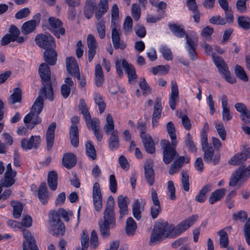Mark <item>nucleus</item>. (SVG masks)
I'll return each instance as SVG.
<instances>
[{"label": "nucleus", "instance_id": "1", "mask_svg": "<svg viewBox=\"0 0 250 250\" xmlns=\"http://www.w3.org/2000/svg\"><path fill=\"white\" fill-rule=\"evenodd\" d=\"M48 99L50 101L54 100L53 92L50 89L44 91V88H41L39 92V96L35 100L32 105L30 112L24 118L23 121L27 125V127L30 129L34 128L36 125L39 124L42 122L41 118L39 115L41 113L43 107V99Z\"/></svg>", "mask_w": 250, "mask_h": 250}, {"label": "nucleus", "instance_id": "2", "mask_svg": "<svg viewBox=\"0 0 250 250\" xmlns=\"http://www.w3.org/2000/svg\"><path fill=\"white\" fill-rule=\"evenodd\" d=\"M115 202L112 196L108 197L104 212L103 219L99 222V226L101 235L104 238L110 235V229L116 226L115 214L114 210Z\"/></svg>", "mask_w": 250, "mask_h": 250}, {"label": "nucleus", "instance_id": "3", "mask_svg": "<svg viewBox=\"0 0 250 250\" xmlns=\"http://www.w3.org/2000/svg\"><path fill=\"white\" fill-rule=\"evenodd\" d=\"M119 19V9L116 4H114L111 9V38L113 46L115 49L124 50L126 46V44L121 40V33L117 29L116 22Z\"/></svg>", "mask_w": 250, "mask_h": 250}, {"label": "nucleus", "instance_id": "4", "mask_svg": "<svg viewBox=\"0 0 250 250\" xmlns=\"http://www.w3.org/2000/svg\"><path fill=\"white\" fill-rule=\"evenodd\" d=\"M171 227L169 226L167 222H163L156 224L150 235V244L155 245L160 243L163 239L171 237L170 231L172 230Z\"/></svg>", "mask_w": 250, "mask_h": 250}, {"label": "nucleus", "instance_id": "5", "mask_svg": "<svg viewBox=\"0 0 250 250\" xmlns=\"http://www.w3.org/2000/svg\"><path fill=\"white\" fill-rule=\"evenodd\" d=\"M211 55L214 64L222 77L230 83H236L235 78L231 76L229 67L224 60L220 57L216 56L213 53Z\"/></svg>", "mask_w": 250, "mask_h": 250}, {"label": "nucleus", "instance_id": "6", "mask_svg": "<svg viewBox=\"0 0 250 250\" xmlns=\"http://www.w3.org/2000/svg\"><path fill=\"white\" fill-rule=\"evenodd\" d=\"M49 224L52 234L54 236L63 235L65 232L64 224L58 217L56 211H52L50 217Z\"/></svg>", "mask_w": 250, "mask_h": 250}, {"label": "nucleus", "instance_id": "7", "mask_svg": "<svg viewBox=\"0 0 250 250\" xmlns=\"http://www.w3.org/2000/svg\"><path fill=\"white\" fill-rule=\"evenodd\" d=\"M197 218L198 216L197 215H192L181 222L176 227L169 224V227H171L172 229L170 231L171 237L180 235L182 233L187 230L194 223Z\"/></svg>", "mask_w": 250, "mask_h": 250}, {"label": "nucleus", "instance_id": "8", "mask_svg": "<svg viewBox=\"0 0 250 250\" xmlns=\"http://www.w3.org/2000/svg\"><path fill=\"white\" fill-rule=\"evenodd\" d=\"M39 73L42 84L41 88H44V91L50 89V91L53 92L51 82V71L49 66L45 63H41L39 67Z\"/></svg>", "mask_w": 250, "mask_h": 250}, {"label": "nucleus", "instance_id": "9", "mask_svg": "<svg viewBox=\"0 0 250 250\" xmlns=\"http://www.w3.org/2000/svg\"><path fill=\"white\" fill-rule=\"evenodd\" d=\"M163 149V161L166 164H170L178 153L172 144H170L168 140H163L161 142Z\"/></svg>", "mask_w": 250, "mask_h": 250}, {"label": "nucleus", "instance_id": "10", "mask_svg": "<svg viewBox=\"0 0 250 250\" xmlns=\"http://www.w3.org/2000/svg\"><path fill=\"white\" fill-rule=\"evenodd\" d=\"M250 176V165L246 168L244 167L238 168L230 178L229 185L235 186L240 180L245 181Z\"/></svg>", "mask_w": 250, "mask_h": 250}, {"label": "nucleus", "instance_id": "11", "mask_svg": "<svg viewBox=\"0 0 250 250\" xmlns=\"http://www.w3.org/2000/svg\"><path fill=\"white\" fill-rule=\"evenodd\" d=\"M35 42L37 45L45 50L54 49L56 47L54 38L48 33L38 35L36 37Z\"/></svg>", "mask_w": 250, "mask_h": 250}, {"label": "nucleus", "instance_id": "12", "mask_svg": "<svg viewBox=\"0 0 250 250\" xmlns=\"http://www.w3.org/2000/svg\"><path fill=\"white\" fill-rule=\"evenodd\" d=\"M62 22L58 18L50 17L48 19V28L58 38H60V35L65 34V29L62 27Z\"/></svg>", "mask_w": 250, "mask_h": 250}, {"label": "nucleus", "instance_id": "13", "mask_svg": "<svg viewBox=\"0 0 250 250\" xmlns=\"http://www.w3.org/2000/svg\"><path fill=\"white\" fill-rule=\"evenodd\" d=\"M16 174V171L12 169L11 164L9 163L6 167L4 178L1 180V185L7 188L12 186L15 183L14 178Z\"/></svg>", "mask_w": 250, "mask_h": 250}, {"label": "nucleus", "instance_id": "14", "mask_svg": "<svg viewBox=\"0 0 250 250\" xmlns=\"http://www.w3.org/2000/svg\"><path fill=\"white\" fill-rule=\"evenodd\" d=\"M23 236L24 240L22 242V250H39L35 240L30 231L24 230Z\"/></svg>", "mask_w": 250, "mask_h": 250}, {"label": "nucleus", "instance_id": "15", "mask_svg": "<svg viewBox=\"0 0 250 250\" xmlns=\"http://www.w3.org/2000/svg\"><path fill=\"white\" fill-rule=\"evenodd\" d=\"M186 48L188 50L190 59L192 61L197 59V54L196 49L197 46V41L196 39L192 38L188 35L186 36Z\"/></svg>", "mask_w": 250, "mask_h": 250}, {"label": "nucleus", "instance_id": "16", "mask_svg": "<svg viewBox=\"0 0 250 250\" xmlns=\"http://www.w3.org/2000/svg\"><path fill=\"white\" fill-rule=\"evenodd\" d=\"M204 151V160L205 162L208 164L212 163L214 165H216L219 163L220 155L219 154H214V149L212 147H208Z\"/></svg>", "mask_w": 250, "mask_h": 250}, {"label": "nucleus", "instance_id": "17", "mask_svg": "<svg viewBox=\"0 0 250 250\" xmlns=\"http://www.w3.org/2000/svg\"><path fill=\"white\" fill-rule=\"evenodd\" d=\"M171 85V92L169 99V104L170 108L174 110L176 108V103L179 101V90L175 82L172 81Z\"/></svg>", "mask_w": 250, "mask_h": 250}, {"label": "nucleus", "instance_id": "18", "mask_svg": "<svg viewBox=\"0 0 250 250\" xmlns=\"http://www.w3.org/2000/svg\"><path fill=\"white\" fill-rule=\"evenodd\" d=\"M56 128V124L55 122H53L49 125L46 131V148L48 151H50L53 146Z\"/></svg>", "mask_w": 250, "mask_h": 250}, {"label": "nucleus", "instance_id": "19", "mask_svg": "<svg viewBox=\"0 0 250 250\" xmlns=\"http://www.w3.org/2000/svg\"><path fill=\"white\" fill-rule=\"evenodd\" d=\"M228 98L226 95H223L221 98L222 106V120L224 122H228L232 119L233 115L230 112L229 106L228 103Z\"/></svg>", "mask_w": 250, "mask_h": 250}, {"label": "nucleus", "instance_id": "20", "mask_svg": "<svg viewBox=\"0 0 250 250\" xmlns=\"http://www.w3.org/2000/svg\"><path fill=\"white\" fill-rule=\"evenodd\" d=\"M88 129L91 128L94 132L95 137L98 141H100L103 138V134L100 130V121L98 118H93L92 120L86 123Z\"/></svg>", "mask_w": 250, "mask_h": 250}, {"label": "nucleus", "instance_id": "21", "mask_svg": "<svg viewBox=\"0 0 250 250\" xmlns=\"http://www.w3.org/2000/svg\"><path fill=\"white\" fill-rule=\"evenodd\" d=\"M145 176L148 185L152 186L155 181V174L153 169V164L150 161L147 162L144 166Z\"/></svg>", "mask_w": 250, "mask_h": 250}, {"label": "nucleus", "instance_id": "22", "mask_svg": "<svg viewBox=\"0 0 250 250\" xmlns=\"http://www.w3.org/2000/svg\"><path fill=\"white\" fill-rule=\"evenodd\" d=\"M189 161L188 157L180 156L171 164L168 173L170 175H173L177 172L183 167L185 162L188 163Z\"/></svg>", "mask_w": 250, "mask_h": 250}, {"label": "nucleus", "instance_id": "23", "mask_svg": "<svg viewBox=\"0 0 250 250\" xmlns=\"http://www.w3.org/2000/svg\"><path fill=\"white\" fill-rule=\"evenodd\" d=\"M66 66L68 73L72 76H75L80 73L79 67L74 57H70L66 59Z\"/></svg>", "mask_w": 250, "mask_h": 250}, {"label": "nucleus", "instance_id": "24", "mask_svg": "<svg viewBox=\"0 0 250 250\" xmlns=\"http://www.w3.org/2000/svg\"><path fill=\"white\" fill-rule=\"evenodd\" d=\"M87 44L88 47V61L91 62L96 54L97 42L93 35L89 34L87 38Z\"/></svg>", "mask_w": 250, "mask_h": 250}, {"label": "nucleus", "instance_id": "25", "mask_svg": "<svg viewBox=\"0 0 250 250\" xmlns=\"http://www.w3.org/2000/svg\"><path fill=\"white\" fill-rule=\"evenodd\" d=\"M127 198L120 195L117 199L118 206L119 208L120 217L119 220H122L125 215L128 214V207L127 203Z\"/></svg>", "mask_w": 250, "mask_h": 250}, {"label": "nucleus", "instance_id": "26", "mask_svg": "<svg viewBox=\"0 0 250 250\" xmlns=\"http://www.w3.org/2000/svg\"><path fill=\"white\" fill-rule=\"evenodd\" d=\"M142 141L146 151L153 154L155 151L154 143L149 135H144L142 136Z\"/></svg>", "mask_w": 250, "mask_h": 250}, {"label": "nucleus", "instance_id": "27", "mask_svg": "<svg viewBox=\"0 0 250 250\" xmlns=\"http://www.w3.org/2000/svg\"><path fill=\"white\" fill-rule=\"evenodd\" d=\"M38 197L42 204H45L47 203L49 199V195L46 184L44 182L42 183L39 186Z\"/></svg>", "mask_w": 250, "mask_h": 250}, {"label": "nucleus", "instance_id": "28", "mask_svg": "<svg viewBox=\"0 0 250 250\" xmlns=\"http://www.w3.org/2000/svg\"><path fill=\"white\" fill-rule=\"evenodd\" d=\"M77 159L75 155L72 153H65L63 157L62 163L67 168L73 167L76 164Z\"/></svg>", "mask_w": 250, "mask_h": 250}, {"label": "nucleus", "instance_id": "29", "mask_svg": "<svg viewBox=\"0 0 250 250\" xmlns=\"http://www.w3.org/2000/svg\"><path fill=\"white\" fill-rule=\"evenodd\" d=\"M122 65L128 75L129 82L137 79L135 70L132 65L129 64L125 60L123 59L122 61Z\"/></svg>", "mask_w": 250, "mask_h": 250}, {"label": "nucleus", "instance_id": "30", "mask_svg": "<svg viewBox=\"0 0 250 250\" xmlns=\"http://www.w3.org/2000/svg\"><path fill=\"white\" fill-rule=\"evenodd\" d=\"M57 52L54 49L46 50L44 52V60L48 64L53 65L57 61Z\"/></svg>", "mask_w": 250, "mask_h": 250}, {"label": "nucleus", "instance_id": "31", "mask_svg": "<svg viewBox=\"0 0 250 250\" xmlns=\"http://www.w3.org/2000/svg\"><path fill=\"white\" fill-rule=\"evenodd\" d=\"M8 32L10 36L14 39H16V41L20 44L23 43L27 39L26 38L19 36L21 34L20 30L14 25H11L8 30Z\"/></svg>", "mask_w": 250, "mask_h": 250}, {"label": "nucleus", "instance_id": "32", "mask_svg": "<svg viewBox=\"0 0 250 250\" xmlns=\"http://www.w3.org/2000/svg\"><path fill=\"white\" fill-rule=\"evenodd\" d=\"M69 137L71 145L75 147L79 145V130L77 125H71L69 130Z\"/></svg>", "mask_w": 250, "mask_h": 250}, {"label": "nucleus", "instance_id": "33", "mask_svg": "<svg viewBox=\"0 0 250 250\" xmlns=\"http://www.w3.org/2000/svg\"><path fill=\"white\" fill-rule=\"evenodd\" d=\"M150 3L151 5L156 8L158 14L162 17L166 16V9L167 4L164 1H158L157 0H150Z\"/></svg>", "mask_w": 250, "mask_h": 250}, {"label": "nucleus", "instance_id": "34", "mask_svg": "<svg viewBox=\"0 0 250 250\" xmlns=\"http://www.w3.org/2000/svg\"><path fill=\"white\" fill-rule=\"evenodd\" d=\"M110 134L108 139V147L110 150H114L117 149L119 146L118 132H112Z\"/></svg>", "mask_w": 250, "mask_h": 250}, {"label": "nucleus", "instance_id": "35", "mask_svg": "<svg viewBox=\"0 0 250 250\" xmlns=\"http://www.w3.org/2000/svg\"><path fill=\"white\" fill-rule=\"evenodd\" d=\"M99 9L95 13V17L99 20L101 17L107 12L108 9L107 0H100L98 3Z\"/></svg>", "mask_w": 250, "mask_h": 250}, {"label": "nucleus", "instance_id": "36", "mask_svg": "<svg viewBox=\"0 0 250 250\" xmlns=\"http://www.w3.org/2000/svg\"><path fill=\"white\" fill-rule=\"evenodd\" d=\"M95 84L98 87L101 86L104 83V77L102 67L99 63L95 66Z\"/></svg>", "mask_w": 250, "mask_h": 250}, {"label": "nucleus", "instance_id": "37", "mask_svg": "<svg viewBox=\"0 0 250 250\" xmlns=\"http://www.w3.org/2000/svg\"><path fill=\"white\" fill-rule=\"evenodd\" d=\"M115 126L112 116L108 114L106 117V123L104 126V130L107 135L111 133L112 132L118 131L114 129Z\"/></svg>", "mask_w": 250, "mask_h": 250}, {"label": "nucleus", "instance_id": "38", "mask_svg": "<svg viewBox=\"0 0 250 250\" xmlns=\"http://www.w3.org/2000/svg\"><path fill=\"white\" fill-rule=\"evenodd\" d=\"M37 26L35 20H32L24 22L21 28V32L24 34H28L34 30Z\"/></svg>", "mask_w": 250, "mask_h": 250}, {"label": "nucleus", "instance_id": "39", "mask_svg": "<svg viewBox=\"0 0 250 250\" xmlns=\"http://www.w3.org/2000/svg\"><path fill=\"white\" fill-rule=\"evenodd\" d=\"M168 27L170 30L177 37L182 38L186 35V31L183 25L169 24Z\"/></svg>", "mask_w": 250, "mask_h": 250}, {"label": "nucleus", "instance_id": "40", "mask_svg": "<svg viewBox=\"0 0 250 250\" xmlns=\"http://www.w3.org/2000/svg\"><path fill=\"white\" fill-rule=\"evenodd\" d=\"M226 190L225 188H220L213 192L209 197V202L210 204H213L218 201L220 200L225 194Z\"/></svg>", "mask_w": 250, "mask_h": 250}, {"label": "nucleus", "instance_id": "41", "mask_svg": "<svg viewBox=\"0 0 250 250\" xmlns=\"http://www.w3.org/2000/svg\"><path fill=\"white\" fill-rule=\"evenodd\" d=\"M137 229V224L134 219L129 217L126 222L125 232L127 235L131 236L135 234Z\"/></svg>", "mask_w": 250, "mask_h": 250}, {"label": "nucleus", "instance_id": "42", "mask_svg": "<svg viewBox=\"0 0 250 250\" xmlns=\"http://www.w3.org/2000/svg\"><path fill=\"white\" fill-rule=\"evenodd\" d=\"M58 175L56 171H52L48 174L47 182L49 188L55 190L57 188Z\"/></svg>", "mask_w": 250, "mask_h": 250}, {"label": "nucleus", "instance_id": "43", "mask_svg": "<svg viewBox=\"0 0 250 250\" xmlns=\"http://www.w3.org/2000/svg\"><path fill=\"white\" fill-rule=\"evenodd\" d=\"M79 108L83 115L85 123L88 122V124H89V122L92 120V119L91 118L90 113L86 107V103L83 99H82L80 100Z\"/></svg>", "mask_w": 250, "mask_h": 250}, {"label": "nucleus", "instance_id": "44", "mask_svg": "<svg viewBox=\"0 0 250 250\" xmlns=\"http://www.w3.org/2000/svg\"><path fill=\"white\" fill-rule=\"evenodd\" d=\"M167 130L170 137L172 145L176 146L177 144L176 135L175 134V128L172 122H169L167 124Z\"/></svg>", "mask_w": 250, "mask_h": 250}, {"label": "nucleus", "instance_id": "45", "mask_svg": "<svg viewBox=\"0 0 250 250\" xmlns=\"http://www.w3.org/2000/svg\"><path fill=\"white\" fill-rule=\"evenodd\" d=\"M212 185L208 184L204 186L200 191L199 194L196 196L195 199L197 201L202 203L207 198L206 194L211 190Z\"/></svg>", "mask_w": 250, "mask_h": 250}, {"label": "nucleus", "instance_id": "46", "mask_svg": "<svg viewBox=\"0 0 250 250\" xmlns=\"http://www.w3.org/2000/svg\"><path fill=\"white\" fill-rule=\"evenodd\" d=\"M96 27L98 36L100 39H103L105 37V22L103 19H100L96 22Z\"/></svg>", "mask_w": 250, "mask_h": 250}, {"label": "nucleus", "instance_id": "47", "mask_svg": "<svg viewBox=\"0 0 250 250\" xmlns=\"http://www.w3.org/2000/svg\"><path fill=\"white\" fill-rule=\"evenodd\" d=\"M247 160V156L242 152L233 156L229 161V164L232 166L240 165Z\"/></svg>", "mask_w": 250, "mask_h": 250}, {"label": "nucleus", "instance_id": "48", "mask_svg": "<svg viewBox=\"0 0 250 250\" xmlns=\"http://www.w3.org/2000/svg\"><path fill=\"white\" fill-rule=\"evenodd\" d=\"M11 205L13 208V215L15 218L20 217L23 209L22 204L19 201H12Z\"/></svg>", "mask_w": 250, "mask_h": 250}, {"label": "nucleus", "instance_id": "49", "mask_svg": "<svg viewBox=\"0 0 250 250\" xmlns=\"http://www.w3.org/2000/svg\"><path fill=\"white\" fill-rule=\"evenodd\" d=\"M21 90L19 87L15 88L14 90V92L9 98V103L12 104H14L16 103L20 102L21 100Z\"/></svg>", "mask_w": 250, "mask_h": 250}, {"label": "nucleus", "instance_id": "50", "mask_svg": "<svg viewBox=\"0 0 250 250\" xmlns=\"http://www.w3.org/2000/svg\"><path fill=\"white\" fill-rule=\"evenodd\" d=\"M219 235V244L221 248H228L229 240L227 233L224 229H221L218 232Z\"/></svg>", "mask_w": 250, "mask_h": 250}, {"label": "nucleus", "instance_id": "51", "mask_svg": "<svg viewBox=\"0 0 250 250\" xmlns=\"http://www.w3.org/2000/svg\"><path fill=\"white\" fill-rule=\"evenodd\" d=\"M162 107L160 99L157 98L155 101L154 110L152 118L159 119L161 116Z\"/></svg>", "mask_w": 250, "mask_h": 250}, {"label": "nucleus", "instance_id": "52", "mask_svg": "<svg viewBox=\"0 0 250 250\" xmlns=\"http://www.w3.org/2000/svg\"><path fill=\"white\" fill-rule=\"evenodd\" d=\"M92 196L93 202H96V201H99L102 200V196L100 188V185L98 182H95L93 185Z\"/></svg>", "mask_w": 250, "mask_h": 250}, {"label": "nucleus", "instance_id": "53", "mask_svg": "<svg viewBox=\"0 0 250 250\" xmlns=\"http://www.w3.org/2000/svg\"><path fill=\"white\" fill-rule=\"evenodd\" d=\"M132 211L133 216L137 220H140L142 217L141 204L138 199L135 200L132 205Z\"/></svg>", "mask_w": 250, "mask_h": 250}, {"label": "nucleus", "instance_id": "54", "mask_svg": "<svg viewBox=\"0 0 250 250\" xmlns=\"http://www.w3.org/2000/svg\"><path fill=\"white\" fill-rule=\"evenodd\" d=\"M94 101L96 104L98 105L100 113L102 114L106 107L103 96L99 93H96L95 95Z\"/></svg>", "mask_w": 250, "mask_h": 250}, {"label": "nucleus", "instance_id": "55", "mask_svg": "<svg viewBox=\"0 0 250 250\" xmlns=\"http://www.w3.org/2000/svg\"><path fill=\"white\" fill-rule=\"evenodd\" d=\"M234 72L236 76L241 80L244 82L248 81V77L244 69L241 66L236 65L235 67Z\"/></svg>", "mask_w": 250, "mask_h": 250}, {"label": "nucleus", "instance_id": "56", "mask_svg": "<svg viewBox=\"0 0 250 250\" xmlns=\"http://www.w3.org/2000/svg\"><path fill=\"white\" fill-rule=\"evenodd\" d=\"M238 23L239 26L245 30H248L250 27V19L248 17H239L238 18Z\"/></svg>", "mask_w": 250, "mask_h": 250}, {"label": "nucleus", "instance_id": "57", "mask_svg": "<svg viewBox=\"0 0 250 250\" xmlns=\"http://www.w3.org/2000/svg\"><path fill=\"white\" fill-rule=\"evenodd\" d=\"M185 143L189 151L193 152L196 151L197 149L195 145L193 142L191 135L189 133H188L187 134L185 140Z\"/></svg>", "mask_w": 250, "mask_h": 250}, {"label": "nucleus", "instance_id": "58", "mask_svg": "<svg viewBox=\"0 0 250 250\" xmlns=\"http://www.w3.org/2000/svg\"><path fill=\"white\" fill-rule=\"evenodd\" d=\"M85 146L87 156L92 160H95L96 158V154L94 145L90 142H87Z\"/></svg>", "mask_w": 250, "mask_h": 250}, {"label": "nucleus", "instance_id": "59", "mask_svg": "<svg viewBox=\"0 0 250 250\" xmlns=\"http://www.w3.org/2000/svg\"><path fill=\"white\" fill-rule=\"evenodd\" d=\"M160 51L165 59L171 61L173 59V54L170 48L167 46H163L160 49Z\"/></svg>", "mask_w": 250, "mask_h": 250}, {"label": "nucleus", "instance_id": "60", "mask_svg": "<svg viewBox=\"0 0 250 250\" xmlns=\"http://www.w3.org/2000/svg\"><path fill=\"white\" fill-rule=\"evenodd\" d=\"M169 70V66L165 65H158L151 69V72L154 75L160 73L161 75L167 74Z\"/></svg>", "mask_w": 250, "mask_h": 250}, {"label": "nucleus", "instance_id": "61", "mask_svg": "<svg viewBox=\"0 0 250 250\" xmlns=\"http://www.w3.org/2000/svg\"><path fill=\"white\" fill-rule=\"evenodd\" d=\"M182 183L184 189L188 191L189 189V175L187 171H183L182 172Z\"/></svg>", "mask_w": 250, "mask_h": 250}, {"label": "nucleus", "instance_id": "62", "mask_svg": "<svg viewBox=\"0 0 250 250\" xmlns=\"http://www.w3.org/2000/svg\"><path fill=\"white\" fill-rule=\"evenodd\" d=\"M133 22L130 17L127 16L125 19L124 23L125 34L127 35L132 30Z\"/></svg>", "mask_w": 250, "mask_h": 250}, {"label": "nucleus", "instance_id": "63", "mask_svg": "<svg viewBox=\"0 0 250 250\" xmlns=\"http://www.w3.org/2000/svg\"><path fill=\"white\" fill-rule=\"evenodd\" d=\"M41 143V138L40 136H31L30 137V144L31 149H36L39 148Z\"/></svg>", "mask_w": 250, "mask_h": 250}, {"label": "nucleus", "instance_id": "64", "mask_svg": "<svg viewBox=\"0 0 250 250\" xmlns=\"http://www.w3.org/2000/svg\"><path fill=\"white\" fill-rule=\"evenodd\" d=\"M244 232L246 242L249 245H250V217L244 225Z\"/></svg>", "mask_w": 250, "mask_h": 250}]
</instances>
